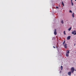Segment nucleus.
<instances>
[{"mask_svg": "<svg viewBox=\"0 0 76 76\" xmlns=\"http://www.w3.org/2000/svg\"><path fill=\"white\" fill-rule=\"evenodd\" d=\"M61 23H62V24H63V23H64V22L63 21V20H62L61 21Z\"/></svg>", "mask_w": 76, "mask_h": 76, "instance_id": "nucleus-12", "label": "nucleus"}, {"mask_svg": "<svg viewBox=\"0 0 76 76\" xmlns=\"http://www.w3.org/2000/svg\"><path fill=\"white\" fill-rule=\"evenodd\" d=\"M68 75L70 76H71V72L70 71L68 72Z\"/></svg>", "mask_w": 76, "mask_h": 76, "instance_id": "nucleus-5", "label": "nucleus"}, {"mask_svg": "<svg viewBox=\"0 0 76 76\" xmlns=\"http://www.w3.org/2000/svg\"><path fill=\"white\" fill-rule=\"evenodd\" d=\"M72 18H75V16H74V12L73 13V14H72Z\"/></svg>", "mask_w": 76, "mask_h": 76, "instance_id": "nucleus-10", "label": "nucleus"}, {"mask_svg": "<svg viewBox=\"0 0 76 76\" xmlns=\"http://www.w3.org/2000/svg\"><path fill=\"white\" fill-rule=\"evenodd\" d=\"M60 72H61V71H60Z\"/></svg>", "mask_w": 76, "mask_h": 76, "instance_id": "nucleus-22", "label": "nucleus"}, {"mask_svg": "<svg viewBox=\"0 0 76 76\" xmlns=\"http://www.w3.org/2000/svg\"><path fill=\"white\" fill-rule=\"evenodd\" d=\"M65 40L64 41V42H63V45H64V44H65Z\"/></svg>", "mask_w": 76, "mask_h": 76, "instance_id": "nucleus-13", "label": "nucleus"}, {"mask_svg": "<svg viewBox=\"0 0 76 76\" xmlns=\"http://www.w3.org/2000/svg\"><path fill=\"white\" fill-rule=\"evenodd\" d=\"M61 70H63V66H61Z\"/></svg>", "mask_w": 76, "mask_h": 76, "instance_id": "nucleus-15", "label": "nucleus"}, {"mask_svg": "<svg viewBox=\"0 0 76 76\" xmlns=\"http://www.w3.org/2000/svg\"><path fill=\"white\" fill-rule=\"evenodd\" d=\"M69 13H72V10H70L69 11Z\"/></svg>", "mask_w": 76, "mask_h": 76, "instance_id": "nucleus-16", "label": "nucleus"}, {"mask_svg": "<svg viewBox=\"0 0 76 76\" xmlns=\"http://www.w3.org/2000/svg\"><path fill=\"white\" fill-rule=\"evenodd\" d=\"M64 35H66V31H64Z\"/></svg>", "mask_w": 76, "mask_h": 76, "instance_id": "nucleus-14", "label": "nucleus"}, {"mask_svg": "<svg viewBox=\"0 0 76 76\" xmlns=\"http://www.w3.org/2000/svg\"><path fill=\"white\" fill-rule=\"evenodd\" d=\"M75 68L73 67H72L71 69V72L73 73V72H74V71H75Z\"/></svg>", "mask_w": 76, "mask_h": 76, "instance_id": "nucleus-1", "label": "nucleus"}, {"mask_svg": "<svg viewBox=\"0 0 76 76\" xmlns=\"http://www.w3.org/2000/svg\"><path fill=\"white\" fill-rule=\"evenodd\" d=\"M75 1H76V0H75Z\"/></svg>", "mask_w": 76, "mask_h": 76, "instance_id": "nucleus-23", "label": "nucleus"}, {"mask_svg": "<svg viewBox=\"0 0 76 76\" xmlns=\"http://www.w3.org/2000/svg\"><path fill=\"white\" fill-rule=\"evenodd\" d=\"M67 54H69V53H70V51H69V50H67L66 51V53Z\"/></svg>", "mask_w": 76, "mask_h": 76, "instance_id": "nucleus-7", "label": "nucleus"}, {"mask_svg": "<svg viewBox=\"0 0 76 76\" xmlns=\"http://www.w3.org/2000/svg\"><path fill=\"white\" fill-rule=\"evenodd\" d=\"M62 4L63 6H64V3H63V2H62Z\"/></svg>", "mask_w": 76, "mask_h": 76, "instance_id": "nucleus-11", "label": "nucleus"}, {"mask_svg": "<svg viewBox=\"0 0 76 76\" xmlns=\"http://www.w3.org/2000/svg\"><path fill=\"white\" fill-rule=\"evenodd\" d=\"M64 47L65 48H67V44H65L64 45Z\"/></svg>", "mask_w": 76, "mask_h": 76, "instance_id": "nucleus-4", "label": "nucleus"}, {"mask_svg": "<svg viewBox=\"0 0 76 76\" xmlns=\"http://www.w3.org/2000/svg\"><path fill=\"white\" fill-rule=\"evenodd\" d=\"M71 0V2H72V0Z\"/></svg>", "mask_w": 76, "mask_h": 76, "instance_id": "nucleus-21", "label": "nucleus"}, {"mask_svg": "<svg viewBox=\"0 0 76 76\" xmlns=\"http://www.w3.org/2000/svg\"><path fill=\"white\" fill-rule=\"evenodd\" d=\"M72 34L73 35H76V31L75 30L73 31L72 32Z\"/></svg>", "mask_w": 76, "mask_h": 76, "instance_id": "nucleus-2", "label": "nucleus"}, {"mask_svg": "<svg viewBox=\"0 0 76 76\" xmlns=\"http://www.w3.org/2000/svg\"><path fill=\"white\" fill-rule=\"evenodd\" d=\"M56 47L57 48H58L57 46H56Z\"/></svg>", "mask_w": 76, "mask_h": 76, "instance_id": "nucleus-20", "label": "nucleus"}, {"mask_svg": "<svg viewBox=\"0 0 76 76\" xmlns=\"http://www.w3.org/2000/svg\"><path fill=\"white\" fill-rule=\"evenodd\" d=\"M71 29H72V27H71L70 28H69L68 29V30L69 31H70Z\"/></svg>", "mask_w": 76, "mask_h": 76, "instance_id": "nucleus-9", "label": "nucleus"}, {"mask_svg": "<svg viewBox=\"0 0 76 76\" xmlns=\"http://www.w3.org/2000/svg\"><path fill=\"white\" fill-rule=\"evenodd\" d=\"M56 9H58V7H56Z\"/></svg>", "mask_w": 76, "mask_h": 76, "instance_id": "nucleus-19", "label": "nucleus"}, {"mask_svg": "<svg viewBox=\"0 0 76 76\" xmlns=\"http://www.w3.org/2000/svg\"><path fill=\"white\" fill-rule=\"evenodd\" d=\"M53 48H56L54 46H53Z\"/></svg>", "mask_w": 76, "mask_h": 76, "instance_id": "nucleus-18", "label": "nucleus"}, {"mask_svg": "<svg viewBox=\"0 0 76 76\" xmlns=\"http://www.w3.org/2000/svg\"><path fill=\"white\" fill-rule=\"evenodd\" d=\"M69 53H66V57H69Z\"/></svg>", "mask_w": 76, "mask_h": 76, "instance_id": "nucleus-8", "label": "nucleus"}, {"mask_svg": "<svg viewBox=\"0 0 76 76\" xmlns=\"http://www.w3.org/2000/svg\"><path fill=\"white\" fill-rule=\"evenodd\" d=\"M71 2L72 6H73V3L72 2V1Z\"/></svg>", "mask_w": 76, "mask_h": 76, "instance_id": "nucleus-17", "label": "nucleus"}, {"mask_svg": "<svg viewBox=\"0 0 76 76\" xmlns=\"http://www.w3.org/2000/svg\"><path fill=\"white\" fill-rule=\"evenodd\" d=\"M75 44L74 45V46H75Z\"/></svg>", "mask_w": 76, "mask_h": 76, "instance_id": "nucleus-24", "label": "nucleus"}, {"mask_svg": "<svg viewBox=\"0 0 76 76\" xmlns=\"http://www.w3.org/2000/svg\"><path fill=\"white\" fill-rule=\"evenodd\" d=\"M71 37H70V36H68L67 37V39H68V40H69V39H70Z\"/></svg>", "mask_w": 76, "mask_h": 76, "instance_id": "nucleus-6", "label": "nucleus"}, {"mask_svg": "<svg viewBox=\"0 0 76 76\" xmlns=\"http://www.w3.org/2000/svg\"><path fill=\"white\" fill-rule=\"evenodd\" d=\"M56 29H55V31L54 32V35H57V32H56Z\"/></svg>", "mask_w": 76, "mask_h": 76, "instance_id": "nucleus-3", "label": "nucleus"}]
</instances>
